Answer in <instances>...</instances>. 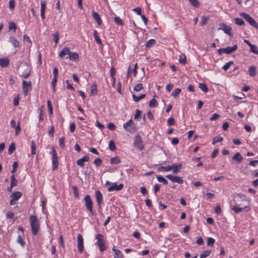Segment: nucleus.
Wrapping results in <instances>:
<instances>
[{
  "label": "nucleus",
  "mask_w": 258,
  "mask_h": 258,
  "mask_svg": "<svg viewBox=\"0 0 258 258\" xmlns=\"http://www.w3.org/2000/svg\"><path fill=\"white\" fill-rule=\"evenodd\" d=\"M92 17L93 19L97 22V23L98 25H100L101 24L102 21L98 13L96 12H93Z\"/></svg>",
  "instance_id": "19"
},
{
  "label": "nucleus",
  "mask_w": 258,
  "mask_h": 258,
  "mask_svg": "<svg viewBox=\"0 0 258 258\" xmlns=\"http://www.w3.org/2000/svg\"><path fill=\"white\" fill-rule=\"evenodd\" d=\"M69 57L70 59L73 60L75 61H78L79 59V55L76 52H70Z\"/></svg>",
  "instance_id": "21"
},
{
  "label": "nucleus",
  "mask_w": 258,
  "mask_h": 258,
  "mask_svg": "<svg viewBox=\"0 0 258 258\" xmlns=\"http://www.w3.org/2000/svg\"><path fill=\"white\" fill-rule=\"evenodd\" d=\"M240 16L242 17L250 25L254 27H257V24L254 20L253 18L250 17L248 14L241 13H240Z\"/></svg>",
  "instance_id": "5"
},
{
  "label": "nucleus",
  "mask_w": 258,
  "mask_h": 258,
  "mask_svg": "<svg viewBox=\"0 0 258 258\" xmlns=\"http://www.w3.org/2000/svg\"><path fill=\"white\" fill-rule=\"evenodd\" d=\"M211 250H207L204 251L203 253H201L200 255V258H206L211 253Z\"/></svg>",
  "instance_id": "38"
},
{
  "label": "nucleus",
  "mask_w": 258,
  "mask_h": 258,
  "mask_svg": "<svg viewBox=\"0 0 258 258\" xmlns=\"http://www.w3.org/2000/svg\"><path fill=\"white\" fill-rule=\"evenodd\" d=\"M17 243H19L22 247H24L25 243L23 241V239L21 235H18L17 239Z\"/></svg>",
  "instance_id": "34"
},
{
  "label": "nucleus",
  "mask_w": 258,
  "mask_h": 258,
  "mask_svg": "<svg viewBox=\"0 0 258 258\" xmlns=\"http://www.w3.org/2000/svg\"><path fill=\"white\" fill-rule=\"evenodd\" d=\"M237 48V45L236 44L232 46H228L225 48H221L218 50V53L221 55L223 53L225 54H230L235 52Z\"/></svg>",
  "instance_id": "3"
},
{
  "label": "nucleus",
  "mask_w": 258,
  "mask_h": 258,
  "mask_svg": "<svg viewBox=\"0 0 258 258\" xmlns=\"http://www.w3.org/2000/svg\"><path fill=\"white\" fill-rule=\"evenodd\" d=\"M95 197L97 204L100 209L103 202L102 195L99 190H97L95 191Z\"/></svg>",
  "instance_id": "14"
},
{
  "label": "nucleus",
  "mask_w": 258,
  "mask_h": 258,
  "mask_svg": "<svg viewBox=\"0 0 258 258\" xmlns=\"http://www.w3.org/2000/svg\"><path fill=\"white\" fill-rule=\"evenodd\" d=\"M250 51L252 52L253 53L257 54H258V49L256 46L252 44L250 46Z\"/></svg>",
  "instance_id": "49"
},
{
  "label": "nucleus",
  "mask_w": 258,
  "mask_h": 258,
  "mask_svg": "<svg viewBox=\"0 0 258 258\" xmlns=\"http://www.w3.org/2000/svg\"><path fill=\"white\" fill-rule=\"evenodd\" d=\"M199 87L205 93H206L208 91V88L206 86V85L204 83H199Z\"/></svg>",
  "instance_id": "41"
},
{
  "label": "nucleus",
  "mask_w": 258,
  "mask_h": 258,
  "mask_svg": "<svg viewBox=\"0 0 258 258\" xmlns=\"http://www.w3.org/2000/svg\"><path fill=\"white\" fill-rule=\"evenodd\" d=\"M220 28H219V30H222L226 34L231 36L233 35L232 33H231V27L225 23H222Z\"/></svg>",
  "instance_id": "12"
},
{
  "label": "nucleus",
  "mask_w": 258,
  "mask_h": 258,
  "mask_svg": "<svg viewBox=\"0 0 258 258\" xmlns=\"http://www.w3.org/2000/svg\"><path fill=\"white\" fill-rule=\"evenodd\" d=\"M114 22L115 23L118 25H123V22H122V21L121 19H120L118 17H115L114 18Z\"/></svg>",
  "instance_id": "52"
},
{
  "label": "nucleus",
  "mask_w": 258,
  "mask_h": 258,
  "mask_svg": "<svg viewBox=\"0 0 258 258\" xmlns=\"http://www.w3.org/2000/svg\"><path fill=\"white\" fill-rule=\"evenodd\" d=\"M21 127H20V122H19L18 123V125L15 126V134L16 135H18L20 134V132H21Z\"/></svg>",
  "instance_id": "63"
},
{
  "label": "nucleus",
  "mask_w": 258,
  "mask_h": 258,
  "mask_svg": "<svg viewBox=\"0 0 258 258\" xmlns=\"http://www.w3.org/2000/svg\"><path fill=\"white\" fill-rule=\"evenodd\" d=\"M18 183V181L16 179L14 174H13L11 176V184L12 186H15Z\"/></svg>",
  "instance_id": "31"
},
{
  "label": "nucleus",
  "mask_w": 258,
  "mask_h": 258,
  "mask_svg": "<svg viewBox=\"0 0 258 258\" xmlns=\"http://www.w3.org/2000/svg\"><path fill=\"white\" fill-rule=\"evenodd\" d=\"M102 163V160L100 158H97L95 159V160L94 161V164L97 167L100 166L101 165Z\"/></svg>",
  "instance_id": "51"
},
{
  "label": "nucleus",
  "mask_w": 258,
  "mask_h": 258,
  "mask_svg": "<svg viewBox=\"0 0 258 258\" xmlns=\"http://www.w3.org/2000/svg\"><path fill=\"white\" fill-rule=\"evenodd\" d=\"M30 225L33 235L36 236L39 229V223L37 217L35 215H31L30 217Z\"/></svg>",
  "instance_id": "1"
},
{
  "label": "nucleus",
  "mask_w": 258,
  "mask_h": 258,
  "mask_svg": "<svg viewBox=\"0 0 258 258\" xmlns=\"http://www.w3.org/2000/svg\"><path fill=\"white\" fill-rule=\"evenodd\" d=\"M73 190L74 196L75 198H77L79 197V192L78 191V188L76 186H73Z\"/></svg>",
  "instance_id": "62"
},
{
  "label": "nucleus",
  "mask_w": 258,
  "mask_h": 258,
  "mask_svg": "<svg viewBox=\"0 0 258 258\" xmlns=\"http://www.w3.org/2000/svg\"><path fill=\"white\" fill-rule=\"evenodd\" d=\"M249 75L251 77H254L256 74V68L254 66H251L248 68Z\"/></svg>",
  "instance_id": "26"
},
{
  "label": "nucleus",
  "mask_w": 258,
  "mask_h": 258,
  "mask_svg": "<svg viewBox=\"0 0 258 258\" xmlns=\"http://www.w3.org/2000/svg\"><path fill=\"white\" fill-rule=\"evenodd\" d=\"M143 88V85L142 83L137 84L135 87L134 90L136 91H140Z\"/></svg>",
  "instance_id": "55"
},
{
  "label": "nucleus",
  "mask_w": 258,
  "mask_h": 258,
  "mask_svg": "<svg viewBox=\"0 0 258 258\" xmlns=\"http://www.w3.org/2000/svg\"><path fill=\"white\" fill-rule=\"evenodd\" d=\"M22 195L20 191H15L11 194L10 197L14 200L17 201L22 197Z\"/></svg>",
  "instance_id": "20"
},
{
  "label": "nucleus",
  "mask_w": 258,
  "mask_h": 258,
  "mask_svg": "<svg viewBox=\"0 0 258 258\" xmlns=\"http://www.w3.org/2000/svg\"><path fill=\"white\" fill-rule=\"evenodd\" d=\"M156 43V41L154 39L149 40L146 43V46L148 48L153 46Z\"/></svg>",
  "instance_id": "33"
},
{
  "label": "nucleus",
  "mask_w": 258,
  "mask_h": 258,
  "mask_svg": "<svg viewBox=\"0 0 258 258\" xmlns=\"http://www.w3.org/2000/svg\"><path fill=\"white\" fill-rule=\"evenodd\" d=\"M190 4L194 7L198 8L200 5V3L198 0H188Z\"/></svg>",
  "instance_id": "48"
},
{
  "label": "nucleus",
  "mask_w": 258,
  "mask_h": 258,
  "mask_svg": "<svg viewBox=\"0 0 258 258\" xmlns=\"http://www.w3.org/2000/svg\"><path fill=\"white\" fill-rule=\"evenodd\" d=\"M123 184H119L117 185L116 183H113L111 186L108 187L107 190L109 191H112L114 190L119 191L123 188Z\"/></svg>",
  "instance_id": "15"
},
{
  "label": "nucleus",
  "mask_w": 258,
  "mask_h": 258,
  "mask_svg": "<svg viewBox=\"0 0 258 258\" xmlns=\"http://www.w3.org/2000/svg\"><path fill=\"white\" fill-rule=\"evenodd\" d=\"M96 238L97 240L96 244L99 246L100 250L101 251L105 250L106 249V246L103 235L101 234H98L96 236Z\"/></svg>",
  "instance_id": "2"
},
{
  "label": "nucleus",
  "mask_w": 258,
  "mask_h": 258,
  "mask_svg": "<svg viewBox=\"0 0 258 258\" xmlns=\"http://www.w3.org/2000/svg\"><path fill=\"white\" fill-rule=\"evenodd\" d=\"M59 145L62 148L65 147L64 137H61L59 139Z\"/></svg>",
  "instance_id": "57"
},
{
  "label": "nucleus",
  "mask_w": 258,
  "mask_h": 258,
  "mask_svg": "<svg viewBox=\"0 0 258 258\" xmlns=\"http://www.w3.org/2000/svg\"><path fill=\"white\" fill-rule=\"evenodd\" d=\"M70 48L68 47H64L62 50L61 51L59 52V56L61 57V58H63L64 57V56L66 55H70Z\"/></svg>",
  "instance_id": "16"
},
{
  "label": "nucleus",
  "mask_w": 258,
  "mask_h": 258,
  "mask_svg": "<svg viewBox=\"0 0 258 258\" xmlns=\"http://www.w3.org/2000/svg\"><path fill=\"white\" fill-rule=\"evenodd\" d=\"M36 153V146L35 143L34 141H31V153L35 155Z\"/></svg>",
  "instance_id": "39"
},
{
  "label": "nucleus",
  "mask_w": 258,
  "mask_h": 258,
  "mask_svg": "<svg viewBox=\"0 0 258 258\" xmlns=\"http://www.w3.org/2000/svg\"><path fill=\"white\" fill-rule=\"evenodd\" d=\"M32 89L31 82H27L25 81H22V89L23 92L25 95L28 94V92Z\"/></svg>",
  "instance_id": "11"
},
{
  "label": "nucleus",
  "mask_w": 258,
  "mask_h": 258,
  "mask_svg": "<svg viewBox=\"0 0 258 258\" xmlns=\"http://www.w3.org/2000/svg\"><path fill=\"white\" fill-rule=\"evenodd\" d=\"M171 170L170 165L167 166H160L158 168V171L159 172H168Z\"/></svg>",
  "instance_id": "25"
},
{
  "label": "nucleus",
  "mask_w": 258,
  "mask_h": 258,
  "mask_svg": "<svg viewBox=\"0 0 258 258\" xmlns=\"http://www.w3.org/2000/svg\"><path fill=\"white\" fill-rule=\"evenodd\" d=\"M157 179L158 182L162 183L165 185H167L168 184L167 180L162 176L158 175L157 176Z\"/></svg>",
  "instance_id": "28"
},
{
  "label": "nucleus",
  "mask_w": 258,
  "mask_h": 258,
  "mask_svg": "<svg viewBox=\"0 0 258 258\" xmlns=\"http://www.w3.org/2000/svg\"><path fill=\"white\" fill-rule=\"evenodd\" d=\"M90 93L91 95H95L97 94V85L96 84L92 85Z\"/></svg>",
  "instance_id": "30"
},
{
  "label": "nucleus",
  "mask_w": 258,
  "mask_h": 258,
  "mask_svg": "<svg viewBox=\"0 0 258 258\" xmlns=\"http://www.w3.org/2000/svg\"><path fill=\"white\" fill-rule=\"evenodd\" d=\"M84 200L85 202V206H86V209L90 212L91 214L94 215L95 214V213L92 210L93 203H92L90 196L88 195H86L84 197Z\"/></svg>",
  "instance_id": "6"
},
{
  "label": "nucleus",
  "mask_w": 258,
  "mask_h": 258,
  "mask_svg": "<svg viewBox=\"0 0 258 258\" xmlns=\"http://www.w3.org/2000/svg\"><path fill=\"white\" fill-rule=\"evenodd\" d=\"M207 20L208 18L205 16H203L202 17L201 21L200 22V25L202 26H204L207 23Z\"/></svg>",
  "instance_id": "61"
},
{
  "label": "nucleus",
  "mask_w": 258,
  "mask_h": 258,
  "mask_svg": "<svg viewBox=\"0 0 258 258\" xmlns=\"http://www.w3.org/2000/svg\"><path fill=\"white\" fill-rule=\"evenodd\" d=\"M110 162L111 164H116L120 162V161L119 157H114L110 158Z\"/></svg>",
  "instance_id": "32"
},
{
  "label": "nucleus",
  "mask_w": 258,
  "mask_h": 258,
  "mask_svg": "<svg viewBox=\"0 0 258 258\" xmlns=\"http://www.w3.org/2000/svg\"><path fill=\"white\" fill-rule=\"evenodd\" d=\"M215 242V240L212 237H209L207 239V245L210 246H213Z\"/></svg>",
  "instance_id": "46"
},
{
  "label": "nucleus",
  "mask_w": 258,
  "mask_h": 258,
  "mask_svg": "<svg viewBox=\"0 0 258 258\" xmlns=\"http://www.w3.org/2000/svg\"><path fill=\"white\" fill-rule=\"evenodd\" d=\"M115 74V69L114 67H111V70H110V77L113 81V84L115 83V79L114 78Z\"/></svg>",
  "instance_id": "36"
},
{
  "label": "nucleus",
  "mask_w": 258,
  "mask_h": 258,
  "mask_svg": "<svg viewBox=\"0 0 258 258\" xmlns=\"http://www.w3.org/2000/svg\"><path fill=\"white\" fill-rule=\"evenodd\" d=\"M9 41L11 42L12 44L14 45L15 47H19L20 44L19 42L15 39V37L13 36H10L9 38Z\"/></svg>",
  "instance_id": "22"
},
{
  "label": "nucleus",
  "mask_w": 258,
  "mask_h": 258,
  "mask_svg": "<svg viewBox=\"0 0 258 258\" xmlns=\"http://www.w3.org/2000/svg\"><path fill=\"white\" fill-rule=\"evenodd\" d=\"M134 146L140 151L144 148V145L142 138L140 136L137 135L134 140Z\"/></svg>",
  "instance_id": "7"
},
{
  "label": "nucleus",
  "mask_w": 258,
  "mask_h": 258,
  "mask_svg": "<svg viewBox=\"0 0 258 258\" xmlns=\"http://www.w3.org/2000/svg\"><path fill=\"white\" fill-rule=\"evenodd\" d=\"M178 62L180 64H185L186 62V57L184 54H181L179 56Z\"/></svg>",
  "instance_id": "29"
},
{
  "label": "nucleus",
  "mask_w": 258,
  "mask_h": 258,
  "mask_svg": "<svg viewBox=\"0 0 258 258\" xmlns=\"http://www.w3.org/2000/svg\"><path fill=\"white\" fill-rule=\"evenodd\" d=\"M43 106H41L40 108H39V119L40 120H43V118H44V115H43Z\"/></svg>",
  "instance_id": "56"
},
{
  "label": "nucleus",
  "mask_w": 258,
  "mask_h": 258,
  "mask_svg": "<svg viewBox=\"0 0 258 258\" xmlns=\"http://www.w3.org/2000/svg\"><path fill=\"white\" fill-rule=\"evenodd\" d=\"M223 139L222 137H216L213 139L212 144L215 145L216 143L221 142L223 141Z\"/></svg>",
  "instance_id": "43"
},
{
  "label": "nucleus",
  "mask_w": 258,
  "mask_h": 258,
  "mask_svg": "<svg viewBox=\"0 0 258 258\" xmlns=\"http://www.w3.org/2000/svg\"><path fill=\"white\" fill-rule=\"evenodd\" d=\"M181 92V89L179 88H176L172 92L171 95L174 97L176 98Z\"/></svg>",
  "instance_id": "44"
},
{
  "label": "nucleus",
  "mask_w": 258,
  "mask_h": 258,
  "mask_svg": "<svg viewBox=\"0 0 258 258\" xmlns=\"http://www.w3.org/2000/svg\"><path fill=\"white\" fill-rule=\"evenodd\" d=\"M233 160L237 161L238 163H240L243 159L242 156L239 153H236L232 157Z\"/></svg>",
  "instance_id": "24"
},
{
  "label": "nucleus",
  "mask_w": 258,
  "mask_h": 258,
  "mask_svg": "<svg viewBox=\"0 0 258 258\" xmlns=\"http://www.w3.org/2000/svg\"><path fill=\"white\" fill-rule=\"evenodd\" d=\"M15 4V0H10L9 7V8L10 10H13L14 9Z\"/></svg>",
  "instance_id": "59"
},
{
  "label": "nucleus",
  "mask_w": 258,
  "mask_h": 258,
  "mask_svg": "<svg viewBox=\"0 0 258 258\" xmlns=\"http://www.w3.org/2000/svg\"><path fill=\"white\" fill-rule=\"evenodd\" d=\"M93 33H94V38H95L96 42L98 44H102V42H101V40L100 38L98 36L97 31L96 30H94Z\"/></svg>",
  "instance_id": "35"
},
{
  "label": "nucleus",
  "mask_w": 258,
  "mask_h": 258,
  "mask_svg": "<svg viewBox=\"0 0 258 258\" xmlns=\"http://www.w3.org/2000/svg\"><path fill=\"white\" fill-rule=\"evenodd\" d=\"M10 61L8 58H0V66L2 68H6L9 65Z\"/></svg>",
  "instance_id": "17"
},
{
  "label": "nucleus",
  "mask_w": 258,
  "mask_h": 258,
  "mask_svg": "<svg viewBox=\"0 0 258 258\" xmlns=\"http://www.w3.org/2000/svg\"><path fill=\"white\" fill-rule=\"evenodd\" d=\"M9 24V30H14V32H15L17 29L16 24L13 22H10Z\"/></svg>",
  "instance_id": "54"
},
{
  "label": "nucleus",
  "mask_w": 258,
  "mask_h": 258,
  "mask_svg": "<svg viewBox=\"0 0 258 258\" xmlns=\"http://www.w3.org/2000/svg\"><path fill=\"white\" fill-rule=\"evenodd\" d=\"M46 9V3L45 1H42L41 3V12L45 13Z\"/></svg>",
  "instance_id": "64"
},
{
  "label": "nucleus",
  "mask_w": 258,
  "mask_h": 258,
  "mask_svg": "<svg viewBox=\"0 0 258 258\" xmlns=\"http://www.w3.org/2000/svg\"><path fill=\"white\" fill-rule=\"evenodd\" d=\"M21 76L25 79L27 78L29 76L30 72L27 63H25L21 67Z\"/></svg>",
  "instance_id": "9"
},
{
  "label": "nucleus",
  "mask_w": 258,
  "mask_h": 258,
  "mask_svg": "<svg viewBox=\"0 0 258 258\" xmlns=\"http://www.w3.org/2000/svg\"><path fill=\"white\" fill-rule=\"evenodd\" d=\"M77 247L80 253H82L84 250L83 238L81 234L77 235Z\"/></svg>",
  "instance_id": "10"
},
{
  "label": "nucleus",
  "mask_w": 258,
  "mask_h": 258,
  "mask_svg": "<svg viewBox=\"0 0 258 258\" xmlns=\"http://www.w3.org/2000/svg\"><path fill=\"white\" fill-rule=\"evenodd\" d=\"M109 148L112 151H114L116 149V146L114 144V142L113 140H110L109 143Z\"/></svg>",
  "instance_id": "40"
},
{
  "label": "nucleus",
  "mask_w": 258,
  "mask_h": 258,
  "mask_svg": "<svg viewBox=\"0 0 258 258\" xmlns=\"http://www.w3.org/2000/svg\"><path fill=\"white\" fill-rule=\"evenodd\" d=\"M170 167L171 168V170H172L173 173H177L181 170L182 165L180 163L178 164H174L170 165Z\"/></svg>",
  "instance_id": "18"
},
{
  "label": "nucleus",
  "mask_w": 258,
  "mask_h": 258,
  "mask_svg": "<svg viewBox=\"0 0 258 258\" xmlns=\"http://www.w3.org/2000/svg\"><path fill=\"white\" fill-rule=\"evenodd\" d=\"M234 62L232 61H230L228 62H227L226 64H225L223 67L222 69L225 71H227L230 67V66L232 64H233Z\"/></svg>",
  "instance_id": "37"
},
{
  "label": "nucleus",
  "mask_w": 258,
  "mask_h": 258,
  "mask_svg": "<svg viewBox=\"0 0 258 258\" xmlns=\"http://www.w3.org/2000/svg\"><path fill=\"white\" fill-rule=\"evenodd\" d=\"M47 104L48 106V111L50 114H52L53 112V107L51 105V101L49 100H47Z\"/></svg>",
  "instance_id": "50"
},
{
  "label": "nucleus",
  "mask_w": 258,
  "mask_h": 258,
  "mask_svg": "<svg viewBox=\"0 0 258 258\" xmlns=\"http://www.w3.org/2000/svg\"><path fill=\"white\" fill-rule=\"evenodd\" d=\"M51 154L52 156V169L56 170L58 169V157L56 151L54 147L51 148Z\"/></svg>",
  "instance_id": "4"
},
{
  "label": "nucleus",
  "mask_w": 258,
  "mask_h": 258,
  "mask_svg": "<svg viewBox=\"0 0 258 258\" xmlns=\"http://www.w3.org/2000/svg\"><path fill=\"white\" fill-rule=\"evenodd\" d=\"M235 23L240 26L244 25V22L242 19L239 18H236L235 19Z\"/></svg>",
  "instance_id": "45"
},
{
  "label": "nucleus",
  "mask_w": 258,
  "mask_h": 258,
  "mask_svg": "<svg viewBox=\"0 0 258 258\" xmlns=\"http://www.w3.org/2000/svg\"><path fill=\"white\" fill-rule=\"evenodd\" d=\"M145 96H146L145 94H142L141 95H140V96H138L135 95L134 94H133V95H132L133 98L135 102H138L141 99L144 98L145 97Z\"/></svg>",
  "instance_id": "27"
},
{
  "label": "nucleus",
  "mask_w": 258,
  "mask_h": 258,
  "mask_svg": "<svg viewBox=\"0 0 258 258\" xmlns=\"http://www.w3.org/2000/svg\"><path fill=\"white\" fill-rule=\"evenodd\" d=\"M15 149H16V147H15V143H12L9 146V148L8 149V153L9 154H12V153L15 150Z\"/></svg>",
  "instance_id": "42"
},
{
  "label": "nucleus",
  "mask_w": 258,
  "mask_h": 258,
  "mask_svg": "<svg viewBox=\"0 0 258 258\" xmlns=\"http://www.w3.org/2000/svg\"><path fill=\"white\" fill-rule=\"evenodd\" d=\"M166 177L173 183H177L180 184L183 183V180L182 178L178 176H174L172 174H168L166 175Z\"/></svg>",
  "instance_id": "8"
},
{
  "label": "nucleus",
  "mask_w": 258,
  "mask_h": 258,
  "mask_svg": "<svg viewBox=\"0 0 258 258\" xmlns=\"http://www.w3.org/2000/svg\"><path fill=\"white\" fill-rule=\"evenodd\" d=\"M52 37H53L54 41L56 44H57L59 40L58 33L57 32H55L52 34Z\"/></svg>",
  "instance_id": "53"
},
{
  "label": "nucleus",
  "mask_w": 258,
  "mask_h": 258,
  "mask_svg": "<svg viewBox=\"0 0 258 258\" xmlns=\"http://www.w3.org/2000/svg\"><path fill=\"white\" fill-rule=\"evenodd\" d=\"M157 101L155 100V99L153 98L152 99L150 102H149V106L151 107H154L155 106V105L157 104Z\"/></svg>",
  "instance_id": "60"
},
{
  "label": "nucleus",
  "mask_w": 258,
  "mask_h": 258,
  "mask_svg": "<svg viewBox=\"0 0 258 258\" xmlns=\"http://www.w3.org/2000/svg\"><path fill=\"white\" fill-rule=\"evenodd\" d=\"M236 197L240 199L241 201H247V198L246 196L242 194H238Z\"/></svg>",
  "instance_id": "47"
},
{
  "label": "nucleus",
  "mask_w": 258,
  "mask_h": 258,
  "mask_svg": "<svg viewBox=\"0 0 258 258\" xmlns=\"http://www.w3.org/2000/svg\"><path fill=\"white\" fill-rule=\"evenodd\" d=\"M66 83H67V89L71 90L72 91H75V89L74 87L72 86L71 84L69 83V80H66Z\"/></svg>",
  "instance_id": "58"
},
{
  "label": "nucleus",
  "mask_w": 258,
  "mask_h": 258,
  "mask_svg": "<svg viewBox=\"0 0 258 258\" xmlns=\"http://www.w3.org/2000/svg\"><path fill=\"white\" fill-rule=\"evenodd\" d=\"M112 250L114 251V258H122V254L119 250L115 248V246H113Z\"/></svg>",
  "instance_id": "23"
},
{
  "label": "nucleus",
  "mask_w": 258,
  "mask_h": 258,
  "mask_svg": "<svg viewBox=\"0 0 258 258\" xmlns=\"http://www.w3.org/2000/svg\"><path fill=\"white\" fill-rule=\"evenodd\" d=\"M249 209L250 208L248 206H244V207H240L237 205H235L232 208V210L234 211L235 213H239L243 211L247 212L249 211Z\"/></svg>",
  "instance_id": "13"
}]
</instances>
